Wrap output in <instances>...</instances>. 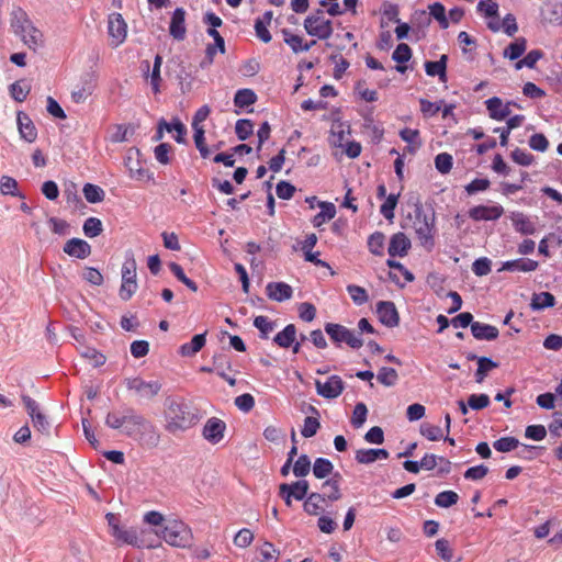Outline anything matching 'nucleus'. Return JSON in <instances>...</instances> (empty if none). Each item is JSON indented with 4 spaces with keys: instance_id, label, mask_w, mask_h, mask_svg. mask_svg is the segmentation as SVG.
Wrapping results in <instances>:
<instances>
[{
    "instance_id": "aec40b11",
    "label": "nucleus",
    "mask_w": 562,
    "mask_h": 562,
    "mask_svg": "<svg viewBox=\"0 0 562 562\" xmlns=\"http://www.w3.org/2000/svg\"><path fill=\"white\" fill-rule=\"evenodd\" d=\"M411 248L409 238L402 232L394 234L391 237L387 252L391 257H404Z\"/></svg>"
},
{
    "instance_id": "de8ad7c7",
    "label": "nucleus",
    "mask_w": 562,
    "mask_h": 562,
    "mask_svg": "<svg viewBox=\"0 0 562 562\" xmlns=\"http://www.w3.org/2000/svg\"><path fill=\"white\" fill-rule=\"evenodd\" d=\"M497 368V363L486 357L477 358V370L475 372V381L482 383L488 371Z\"/></svg>"
},
{
    "instance_id": "f257e3e1",
    "label": "nucleus",
    "mask_w": 562,
    "mask_h": 562,
    "mask_svg": "<svg viewBox=\"0 0 562 562\" xmlns=\"http://www.w3.org/2000/svg\"><path fill=\"white\" fill-rule=\"evenodd\" d=\"M105 425L112 429H121L123 434L136 439L146 448H156L160 442V434L156 426L133 409L121 415L111 412L105 417Z\"/></svg>"
},
{
    "instance_id": "052dcab7",
    "label": "nucleus",
    "mask_w": 562,
    "mask_h": 562,
    "mask_svg": "<svg viewBox=\"0 0 562 562\" xmlns=\"http://www.w3.org/2000/svg\"><path fill=\"white\" fill-rule=\"evenodd\" d=\"M311 471V460L306 454H301L293 465V473L296 477H304Z\"/></svg>"
},
{
    "instance_id": "4d7b16f0",
    "label": "nucleus",
    "mask_w": 562,
    "mask_h": 562,
    "mask_svg": "<svg viewBox=\"0 0 562 562\" xmlns=\"http://www.w3.org/2000/svg\"><path fill=\"white\" fill-rule=\"evenodd\" d=\"M459 501V495L453 491H443L435 497V504L438 507L448 508L456 505Z\"/></svg>"
},
{
    "instance_id": "6e6552de",
    "label": "nucleus",
    "mask_w": 562,
    "mask_h": 562,
    "mask_svg": "<svg viewBox=\"0 0 562 562\" xmlns=\"http://www.w3.org/2000/svg\"><path fill=\"white\" fill-rule=\"evenodd\" d=\"M137 290L136 282V261L133 256L125 259L122 266V284L120 288V296L124 301H128Z\"/></svg>"
},
{
    "instance_id": "69168bd1",
    "label": "nucleus",
    "mask_w": 562,
    "mask_h": 562,
    "mask_svg": "<svg viewBox=\"0 0 562 562\" xmlns=\"http://www.w3.org/2000/svg\"><path fill=\"white\" fill-rule=\"evenodd\" d=\"M0 191L4 195L18 196V182L14 178L2 176L0 180Z\"/></svg>"
},
{
    "instance_id": "bb28decb",
    "label": "nucleus",
    "mask_w": 562,
    "mask_h": 562,
    "mask_svg": "<svg viewBox=\"0 0 562 562\" xmlns=\"http://www.w3.org/2000/svg\"><path fill=\"white\" fill-rule=\"evenodd\" d=\"M471 331L479 340H494L498 337V329L495 326L480 322H474L471 325Z\"/></svg>"
},
{
    "instance_id": "72a5a7b5",
    "label": "nucleus",
    "mask_w": 562,
    "mask_h": 562,
    "mask_svg": "<svg viewBox=\"0 0 562 562\" xmlns=\"http://www.w3.org/2000/svg\"><path fill=\"white\" fill-rule=\"evenodd\" d=\"M512 222L515 229L522 235H533L536 233L535 224L524 213H514Z\"/></svg>"
},
{
    "instance_id": "6ab92c4d",
    "label": "nucleus",
    "mask_w": 562,
    "mask_h": 562,
    "mask_svg": "<svg viewBox=\"0 0 562 562\" xmlns=\"http://www.w3.org/2000/svg\"><path fill=\"white\" fill-rule=\"evenodd\" d=\"M169 33L176 41H183L186 38V10L177 8L171 16Z\"/></svg>"
},
{
    "instance_id": "13d9d810",
    "label": "nucleus",
    "mask_w": 562,
    "mask_h": 562,
    "mask_svg": "<svg viewBox=\"0 0 562 562\" xmlns=\"http://www.w3.org/2000/svg\"><path fill=\"white\" fill-rule=\"evenodd\" d=\"M235 133L239 140H246L254 133V124L250 120L240 119L236 122Z\"/></svg>"
},
{
    "instance_id": "ddd939ff",
    "label": "nucleus",
    "mask_w": 562,
    "mask_h": 562,
    "mask_svg": "<svg viewBox=\"0 0 562 562\" xmlns=\"http://www.w3.org/2000/svg\"><path fill=\"white\" fill-rule=\"evenodd\" d=\"M469 217L473 221H497L504 214V207L499 204L476 205L469 210Z\"/></svg>"
},
{
    "instance_id": "a18cd8bd",
    "label": "nucleus",
    "mask_w": 562,
    "mask_h": 562,
    "mask_svg": "<svg viewBox=\"0 0 562 562\" xmlns=\"http://www.w3.org/2000/svg\"><path fill=\"white\" fill-rule=\"evenodd\" d=\"M30 91L31 87L24 80H16L10 86V94L16 102H23Z\"/></svg>"
},
{
    "instance_id": "9b49d317",
    "label": "nucleus",
    "mask_w": 562,
    "mask_h": 562,
    "mask_svg": "<svg viewBox=\"0 0 562 562\" xmlns=\"http://www.w3.org/2000/svg\"><path fill=\"white\" fill-rule=\"evenodd\" d=\"M126 387L135 392L142 398H153L161 390L158 381H145L142 378H131L126 380Z\"/></svg>"
},
{
    "instance_id": "5701e85b",
    "label": "nucleus",
    "mask_w": 562,
    "mask_h": 562,
    "mask_svg": "<svg viewBox=\"0 0 562 562\" xmlns=\"http://www.w3.org/2000/svg\"><path fill=\"white\" fill-rule=\"evenodd\" d=\"M389 456L385 449H359L356 451L355 459L358 463L370 464L376 460H386Z\"/></svg>"
},
{
    "instance_id": "79ce46f5",
    "label": "nucleus",
    "mask_w": 562,
    "mask_h": 562,
    "mask_svg": "<svg viewBox=\"0 0 562 562\" xmlns=\"http://www.w3.org/2000/svg\"><path fill=\"white\" fill-rule=\"evenodd\" d=\"M97 87V79L94 75H89V81L87 82V88H79L74 90L71 93V98L74 102L80 103L83 102L88 97H90Z\"/></svg>"
},
{
    "instance_id": "58836bf2",
    "label": "nucleus",
    "mask_w": 562,
    "mask_h": 562,
    "mask_svg": "<svg viewBox=\"0 0 562 562\" xmlns=\"http://www.w3.org/2000/svg\"><path fill=\"white\" fill-rule=\"evenodd\" d=\"M321 206V212L317 213L313 220H312V223L315 227H319L321 225H323L325 222L331 220L335 217L336 215V209H335V205L333 203H329V202H322L319 204Z\"/></svg>"
},
{
    "instance_id": "7ed1b4c3",
    "label": "nucleus",
    "mask_w": 562,
    "mask_h": 562,
    "mask_svg": "<svg viewBox=\"0 0 562 562\" xmlns=\"http://www.w3.org/2000/svg\"><path fill=\"white\" fill-rule=\"evenodd\" d=\"M11 26L30 49L36 50L43 45V33L33 24L22 8H15L12 11Z\"/></svg>"
},
{
    "instance_id": "393cba45",
    "label": "nucleus",
    "mask_w": 562,
    "mask_h": 562,
    "mask_svg": "<svg viewBox=\"0 0 562 562\" xmlns=\"http://www.w3.org/2000/svg\"><path fill=\"white\" fill-rule=\"evenodd\" d=\"M116 540L131 544L137 548L144 547V540L139 539L138 532L134 528L115 527V533L113 536Z\"/></svg>"
},
{
    "instance_id": "4468645a",
    "label": "nucleus",
    "mask_w": 562,
    "mask_h": 562,
    "mask_svg": "<svg viewBox=\"0 0 562 562\" xmlns=\"http://www.w3.org/2000/svg\"><path fill=\"white\" fill-rule=\"evenodd\" d=\"M22 401L32 418L34 427L41 432H48L49 423L44 414L38 409V404L29 395H23Z\"/></svg>"
},
{
    "instance_id": "0eeeda50",
    "label": "nucleus",
    "mask_w": 562,
    "mask_h": 562,
    "mask_svg": "<svg viewBox=\"0 0 562 562\" xmlns=\"http://www.w3.org/2000/svg\"><path fill=\"white\" fill-rule=\"evenodd\" d=\"M325 331L330 340L338 346L345 342L353 349H359L363 345V340L353 330L340 324L327 323L325 324Z\"/></svg>"
},
{
    "instance_id": "8fccbe9b",
    "label": "nucleus",
    "mask_w": 562,
    "mask_h": 562,
    "mask_svg": "<svg viewBox=\"0 0 562 562\" xmlns=\"http://www.w3.org/2000/svg\"><path fill=\"white\" fill-rule=\"evenodd\" d=\"M161 125L165 126V130L167 132H172L173 131V133H177V135L175 137L177 143H179V144L184 143V140H186L184 136L187 134V128H186L184 124L180 120L175 119L172 121V123H168L165 120H161Z\"/></svg>"
},
{
    "instance_id": "680f3d73",
    "label": "nucleus",
    "mask_w": 562,
    "mask_h": 562,
    "mask_svg": "<svg viewBox=\"0 0 562 562\" xmlns=\"http://www.w3.org/2000/svg\"><path fill=\"white\" fill-rule=\"evenodd\" d=\"M367 415H368V408H367L366 404L364 403L356 404L353 412H352L351 425L355 428L362 427L363 424L366 423Z\"/></svg>"
},
{
    "instance_id": "3c124183",
    "label": "nucleus",
    "mask_w": 562,
    "mask_h": 562,
    "mask_svg": "<svg viewBox=\"0 0 562 562\" xmlns=\"http://www.w3.org/2000/svg\"><path fill=\"white\" fill-rule=\"evenodd\" d=\"M82 231L89 238L99 236L103 232L101 220L98 217H88L83 223Z\"/></svg>"
},
{
    "instance_id": "49530a36",
    "label": "nucleus",
    "mask_w": 562,
    "mask_h": 562,
    "mask_svg": "<svg viewBox=\"0 0 562 562\" xmlns=\"http://www.w3.org/2000/svg\"><path fill=\"white\" fill-rule=\"evenodd\" d=\"M543 57V53L540 49L530 50L522 59L517 60L515 69L520 70L524 67L535 68L536 64Z\"/></svg>"
},
{
    "instance_id": "c85d7f7f",
    "label": "nucleus",
    "mask_w": 562,
    "mask_h": 562,
    "mask_svg": "<svg viewBox=\"0 0 562 562\" xmlns=\"http://www.w3.org/2000/svg\"><path fill=\"white\" fill-rule=\"evenodd\" d=\"M411 58L412 49L405 43L398 44L392 54V59L397 63L395 69L401 74H404L407 70V67L403 64L407 63Z\"/></svg>"
},
{
    "instance_id": "473e14b6",
    "label": "nucleus",
    "mask_w": 562,
    "mask_h": 562,
    "mask_svg": "<svg viewBox=\"0 0 562 562\" xmlns=\"http://www.w3.org/2000/svg\"><path fill=\"white\" fill-rule=\"evenodd\" d=\"M295 338L296 327L294 324H289L274 336L273 341L281 348H289L294 344Z\"/></svg>"
},
{
    "instance_id": "c756f323",
    "label": "nucleus",
    "mask_w": 562,
    "mask_h": 562,
    "mask_svg": "<svg viewBox=\"0 0 562 562\" xmlns=\"http://www.w3.org/2000/svg\"><path fill=\"white\" fill-rule=\"evenodd\" d=\"M282 34L284 42L291 47V49L294 53L307 52L313 45L316 44V41L303 44V38L299 35L293 34L288 29H283Z\"/></svg>"
},
{
    "instance_id": "f8f14e48",
    "label": "nucleus",
    "mask_w": 562,
    "mask_h": 562,
    "mask_svg": "<svg viewBox=\"0 0 562 562\" xmlns=\"http://www.w3.org/2000/svg\"><path fill=\"white\" fill-rule=\"evenodd\" d=\"M308 487V482L305 480H301L291 484H281L279 487V493L280 496L284 499L285 504L288 506H291L292 498L296 501H302L306 497Z\"/></svg>"
},
{
    "instance_id": "7c9ffc66",
    "label": "nucleus",
    "mask_w": 562,
    "mask_h": 562,
    "mask_svg": "<svg viewBox=\"0 0 562 562\" xmlns=\"http://www.w3.org/2000/svg\"><path fill=\"white\" fill-rule=\"evenodd\" d=\"M134 133L135 127L132 124H115L112 126L110 140L114 144L128 142Z\"/></svg>"
},
{
    "instance_id": "4c0bfd02",
    "label": "nucleus",
    "mask_w": 562,
    "mask_h": 562,
    "mask_svg": "<svg viewBox=\"0 0 562 562\" xmlns=\"http://www.w3.org/2000/svg\"><path fill=\"white\" fill-rule=\"evenodd\" d=\"M527 49V40L525 37H517L514 42H512L503 52L504 58H508L509 60H516Z\"/></svg>"
},
{
    "instance_id": "5fc2aeb1",
    "label": "nucleus",
    "mask_w": 562,
    "mask_h": 562,
    "mask_svg": "<svg viewBox=\"0 0 562 562\" xmlns=\"http://www.w3.org/2000/svg\"><path fill=\"white\" fill-rule=\"evenodd\" d=\"M400 194H390L385 198V201L380 206V213L384 218L392 221L394 218V210L397 205Z\"/></svg>"
},
{
    "instance_id": "f03ea898",
    "label": "nucleus",
    "mask_w": 562,
    "mask_h": 562,
    "mask_svg": "<svg viewBox=\"0 0 562 562\" xmlns=\"http://www.w3.org/2000/svg\"><path fill=\"white\" fill-rule=\"evenodd\" d=\"M165 430L171 435L183 432L200 420L196 408L190 407L182 398H167L165 402Z\"/></svg>"
},
{
    "instance_id": "39448f33",
    "label": "nucleus",
    "mask_w": 562,
    "mask_h": 562,
    "mask_svg": "<svg viewBox=\"0 0 562 562\" xmlns=\"http://www.w3.org/2000/svg\"><path fill=\"white\" fill-rule=\"evenodd\" d=\"M413 228L416 237L428 251L435 247V217L426 215L420 209L415 211Z\"/></svg>"
},
{
    "instance_id": "a19ab883",
    "label": "nucleus",
    "mask_w": 562,
    "mask_h": 562,
    "mask_svg": "<svg viewBox=\"0 0 562 562\" xmlns=\"http://www.w3.org/2000/svg\"><path fill=\"white\" fill-rule=\"evenodd\" d=\"M257 94L251 89H239L235 93L234 104L237 108L244 109L255 104Z\"/></svg>"
},
{
    "instance_id": "6e6d98bb",
    "label": "nucleus",
    "mask_w": 562,
    "mask_h": 562,
    "mask_svg": "<svg viewBox=\"0 0 562 562\" xmlns=\"http://www.w3.org/2000/svg\"><path fill=\"white\" fill-rule=\"evenodd\" d=\"M169 269L175 274V277L180 282H182L186 286H188L191 291H193V292L198 291L196 283L186 276V273H184V271H183V269H182V267L180 265H178L177 262H170L169 263Z\"/></svg>"
},
{
    "instance_id": "2f4dec72",
    "label": "nucleus",
    "mask_w": 562,
    "mask_h": 562,
    "mask_svg": "<svg viewBox=\"0 0 562 562\" xmlns=\"http://www.w3.org/2000/svg\"><path fill=\"white\" fill-rule=\"evenodd\" d=\"M538 268V262L536 260L529 258H520L510 261H506L503 265V270L507 271H522V272H531Z\"/></svg>"
},
{
    "instance_id": "f704fd0d",
    "label": "nucleus",
    "mask_w": 562,
    "mask_h": 562,
    "mask_svg": "<svg viewBox=\"0 0 562 562\" xmlns=\"http://www.w3.org/2000/svg\"><path fill=\"white\" fill-rule=\"evenodd\" d=\"M350 134L349 126L342 123L333 124L329 142L335 147H344L347 143V136Z\"/></svg>"
},
{
    "instance_id": "37998d69",
    "label": "nucleus",
    "mask_w": 562,
    "mask_h": 562,
    "mask_svg": "<svg viewBox=\"0 0 562 562\" xmlns=\"http://www.w3.org/2000/svg\"><path fill=\"white\" fill-rule=\"evenodd\" d=\"M334 465L330 460L326 458H317L313 464V474L316 479H325L331 474Z\"/></svg>"
},
{
    "instance_id": "423d86ee",
    "label": "nucleus",
    "mask_w": 562,
    "mask_h": 562,
    "mask_svg": "<svg viewBox=\"0 0 562 562\" xmlns=\"http://www.w3.org/2000/svg\"><path fill=\"white\" fill-rule=\"evenodd\" d=\"M304 29L308 35L316 36L319 40H327L333 34L331 21L325 19L324 12L321 9L304 20Z\"/></svg>"
},
{
    "instance_id": "0e129e2a",
    "label": "nucleus",
    "mask_w": 562,
    "mask_h": 562,
    "mask_svg": "<svg viewBox=\"0 0 562 562\" xmlns=\"http://www.w3.org/2000/svg\"><path fill=\"white\" fill-rule=\"evenodd\" d=\"M429 13L434 19H436L439 22L442 29H447L449 26L443 4H441L440 2H435L434 4L429 5Z\"/></svg>"
},
{
    "instance_id": "4be33fe9",
    "label": "nucleus",
    "mask_w": 562,
    "mask_h": 562,
    "mask_svg": "<svg viewBox=\"0 0 562 562\" xmlns=\"http://www.w3.org/2000/svg\"><path fill=\"white\" fill-rule=\"evenodd\" d=\"M18 127L21 138L27 143L35 142L37 130L27 114L23 112L18 113Z\"/></svg>"
},
{
    "instance_id": "f3484780",
    "label": "nucleus",
    "mask_w": 562,
    "mask_h": 562,
    "mask_svg": "<svg viewBox=\"0 0 562 562\" xmlns=\"http://www.w3.org/2000/svg\"><path fill=\"white\" fill-rule=\"evenodd\" d=\"M226 429L225 423L216 417L210 418L203 427V437L211 443L220 442Z\"/></svg>"
},
{
    "instance_id": "e2e57ef3",
    "label": "nucleus",
    "mask_w": 562,
    "mask_h": 562,
    "mask_svg": "<svg viewBox=\"0 0 562 562\" xmlns=\"http://www.w3.org/2000/svg\"><path fill=\"white\" fill-rule=\"evenodd\" d=\"M491 187V181L487 178H476L464 187L465 192L469 195H473L477 192L486 191Z\"/></svg>"
},
{
    "instance_id": "09e8293b",
    "label": "nucleus",
    "mask_w": 562,
    "mask_h": 562,
    "mask_svg": "<svg viewBox=\"0 0 562 562\" xmlns=\"http://www.w3.org/2000/svg\"><path fill=\"white\" fill-rule=\"evenodd\" d=\"M385 235L382 232H374L368 238V248L375 256L383 255Z\"/></svg>"
},
{
    "instance_id": "9d476101",
    "label": "nucleus",
    "mask_w": 562,
    "mask_h": 562,
    "mask_svg": "<svg viewBox=\"0 0 562 562\" xmlns=\"http://www.w3.org/2000/svg\"><path fill=\"white\" fill-rule=\"evenodd\" d=\"M108 33L110 37V45L112 47H117L125 41L127 25L121 13H112L109 15Z\"/></svg>"
},
{
    "instance_id": "a878e982",
    "label": "nucleus",
    "mask_w": 562,
    "mask_h": 562,
    "mask_svg": "<svg viewBox=\"0 0 562 562\" xmlns=\"http://www.w3.org/2000/svg\"><path fill=\"white\" fill-rule=\"evenodd\" d=\"M206 344V333L194 335L190 342L180 346L179 353L182 357H193Z\"/></svg>"
},
{
    "instance_id": "a211bd4d",
    "label": "nucleus",
    "mask_w": 562,
    "mask_h": 562,
    "mask_svg": "<svg viewBox=\"0 0 562 562\" xmlns=\"http://www.w3.org/2000/svg\"><path fill=\"white\" fill-rule=\"evenodd\" d=\"M64 252L77 259H86L91 255V246L83 239H68L63 248Z\"/></svg>"
},
{
    "instance_id": "338daca9",
    "label": "nucleus",
    "mask_w": 562,
    "mask_h": 562,
    "mask_svg": "<svg viewBox=\"0 0 562 562\" xmlns=\"http://www.w3.org/2000/svg\"><path fill=\"white\" fill-rule=\"evenodd\" d=\"M420 434L430 441H438L443 438L441 428L428 423L420 426Z\"/></svg>"
},
{
    "instance_id": "cd10ccee",
    "label": "nucleus",
    "mask_w": 562,
    "mask_h": 562,
    "mask_svg": "<svg viewBox=\"0 0 562 562\" xmlns=\"http://www.w3.org/2000/svg\"><path fill=\"white\" fill-rule=\"evenodd\" d=\"M447 61L448 56L441 55L439 60L436 61H426L425 63V70L426 74L430 77L438 76L441 81L447 80Z\"/></svg>"
},
{
    "instance_id": "864d4df0",
    "label": "nucleus",
    "mask_w": 562,
    "mask_h": 562,
    "mask_svg": "<svg viewBox=\"0 0 562 562\" xmlns=\"http://www.w3.org/2000/svg\"><path fill=\"white\" fill-rule=\"evenodd\" d=\"M376 379L385 386H393L398 380V374L393 368L382 367L378 372Z\"/></svg>"
},
{
    "instance_id": "603ef678",
    "label": "nucleus",
    "mask_w": 562,
    "mask_h": 562,
    "mask_svg": "<svg viewBox=\"0 0 562 562\" xmlns=\"http://www.w3.org/2000/svg\"><path fill=\"white\" fill-rule=\"evenodd\" d=\"M347 292L350 295L352 302L360 306L369 301L368 292L364 288L356 284L347 285Z\"/></svg>"
},
{
    "instance_id": "dca6fc26",
    "label": "nucleus",
    "mask_w": 562,
    "mask_h": 562,
    "mask_svg": "<svg viewBox=\"0 0 562 562\" xmlns=\"http://www.w3.org/2000/svg\"><path fill=\"white\" fill-rule=\"evenodd\" d=\"M315 385L317 393L325 398H336L344 391V382L338 375L329 376L324 383L316 381Z\"/></svg>"
},
{
    "instance_id": "c03bdc74",
    "label": "nucleus",
    "mask_w": 562,
    "mask_h": 562,
    "mask_svg": "<svg viewBox=\"0 0 562 562\" xmlns=\"http://www.w3.org/2000/svg\"><path fill=\"white\" fill-rule=\"evenodd\" d=\"M83 195L89 203H100L104 200L105 192L97 184L86 183L82 189Z\"/></svg>"
},
{
    "instance_id": "2eb2a0df",
    "label": "nucleus",
    "mask_w": 562,
    "mask_h": 562,
    "mask_svg": "<svg viewBox=\"0 0 562 562\" xmlns=\"http://www.w3.org/2000/svg\"><path fill=\"white\" fill-rule=\"evenodd\" d=\"M379 321L386 327H396L400 323V315L395 304L391 301H381L376 304Z\"/></svg>"
},
{
    "instance_id": "412c9836",
    "label": "nucleus",
    "mask_w": 562,
    "mask_h": 562,
    "mask_svg": "<svg viewBox=\"0 0 562 562\" xmlns=\"http://www.w3.org/2000/svg\"><path fill=\"white\" fill-rule=\"evenodd\" d=\"M267 296L277 302L290 300L293 295V289L285 282H270L266 286Z\"/></svg>"
},
{
    "instance_id": "e433bc0d",
    "label": "nucleus",
    "mask_w": 562,
    "mask_h": 562,
    "mask_svg": "<svg viewBox=\"0 0 562 562\" xmlns=\"http://www.w3.org/2000/svg\"><path fill=\"white\" fill-rule=\"evenodd\" d=\"M325 496L319 493L310 494L304 502V510L308 515H318L324 510Z\"/></svg>"
},
{
    "instance_id": "c9c22d12",
    "label": "nucleus",
    "mask_w": 562,
    "mask_h": 562,
    "mask_svg": "<svg viewBox=\"0 0 562 562\" xmlns=\"http://www.w3.org/2000/svg\"><path fill=\"white\" fill-rule=\"evenodd\" d=\"M340 481H341V475H340V473L337 472L333 475V477H330L329 480L324 482L323 487L328 488V492H325V494H322L323 496H325V499L327 498L331 502H335L341 497Z\"/></svg>"
},
{
    "instance_id": "1a4fd4ad",
    "label": "nucleus",
    "mask_w": 562,
    "mask_h": 562,
    "mask_svg": "<svg viewBox=\"0 0 562 562\" xmlns=\"http://www.w3.org/2000/svg\"><path fill=\"white\" fill-rule=\"evenodd\" d=\"M139 150L137 148H130L124 159V165L128 170V175L136 181L147 182L154 179L153 172L143 166L139 160Z\"/></svg>"
},
{
    "instance_id": "ea45409f",
    "label": "nucleus",
    "mask_w": 562,
    "mask_h": 562,
    "mask_svg": "<svg viewBox=\"0 0 562 562\" xmlns=\"http://www.w3.org/2000/svg\"><path fill=\"white\" fill-rule=\"evenodd\" d=\"M554 304L555 297L553 294L550 292H540L538 294H533L530 306L533 311H539L547 307H552Z\"/></svg>"
},
{
    "instance_id": "20e7f679",
    "label": "nucleus",
    "mask_w": 562,
    "mask_h": 562,
    "mask_svg": "<svg viewBox=\"0 0 562 562\" xmlns=\"http://www.w3.org/2000/svg\"><path fill=\"white\" fill-rule=\"evenodd\" d=\"M161 538L170 546L187 548L193 540L191 528L182 520H170L160 532Z\"/></svg>"
},
{
    "instance_id": "bf43d9fd",
    "label": "nucleus",
    "mask_w": 562,
    "mask_h": 562,
    "mask_svg": "<svg viewBox=\"0 0 562 562\" xmlns=\"http://www.w3.org/2000/svg\"><path fill=\"white\" fill-rule=\"evenodd\" d=\"M452 156L448 153H440L435 158V167L442 175L449 173L452 169Z\"/></svg>"
},
{
    "instance_id": "774afa93",
    "label": "nucleus",
    "mask_w": 562,
    "mask_h": 562,
    "mask_svg": "<svg viewBox=\"0 0 562 562\" xmlns=\"http://www.w3.org/2000/svg\"><path fill=\"white\" fill-rule=\"evenodd\" d=\"M260 554L262 562H277L280 552L271 542H265L260 549Z\"/></svg>"
},
{
    "instance_id": "b1692460",
    "label": "nucleus",
    "mask_w": 562,
    "mask_h": 562,
    "mask_svg": "<svg viewBox=\"0 0 562 562\" xmlns=\"http://www.w3.org/2000/svg\"><path fill=\"white\" fill-rule=\"evenodd\" d=\"M490 116L496 121H503L510 114L509 105H503L499 98L493 97L485 101Z\"/></svg>"
}]
</instances>
